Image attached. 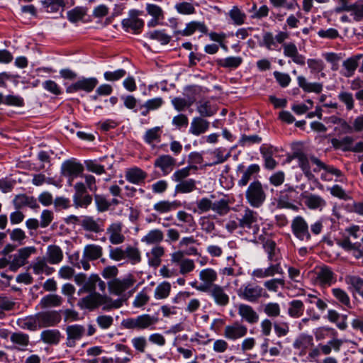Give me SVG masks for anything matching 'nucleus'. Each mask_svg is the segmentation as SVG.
Segmentation results:
<instances>
[{
  "instance_id": "7ed1b4c3",
  "label": "nucleus",
  "mask_w": 363,
  "mask_h": 363,
  "mask_svg": "<svg viewBox=\"0 0 363 363\" xmlns=\"http://www.w3.org/2000/svg\"><path fill=\"white\" fill-rule=\"evenodd\" d=\"M109 258L116 262L127 259L131 264H137L142 260L140 250L134 246L128 245L125 249L121 247H110Z\"/></svg>"
},
{
  "instance_id": "338daca9",
  "label": "nucleus",
  "mask_w": 363,
  "mask_h": 363,
  "mask_svg": "<svg viewBox=\"0 0 363 363\" xmlns=\"http://www.w3.org/2000/svg\"><path fill=\"white\" fill-rule=\"evenodd\" d=\"M346 282L351 285L355 291L363 296V279L356 276H349L346 277Z\"/></svg>"
},
{
  "instance_id": "7c9ffc66",
  "label": "nucleus",
  "mask_w": 363,
  "mask_h": 363,
  "mask_svg": "<svg viewBox=\"0 0 363 363\" xmlns=\"http://www.w3.org/2000/svg\"><path fill=\"white\" fill-rule=\"evenodd\" d=\"M263 248L267 255L269 262H281V255L280 250L277 247V244L274 240H267L263 243Z\"/></svg>"
},
{
  "instance_id": "bf43d9fd",
  "label": "nucleus",
  "mask_w": 363,
  "mask_h": 363,
  "mask_svg": "<svg viewBox=\"0 0 363 363\" xmlns=\"http://www.w3.org/2000/svg\"><path fill=\"white\" fill-rule=\"evenodd\" d=\"M263 285L267 291L277 293L279 286L284 287L285 281L281 278H274L265 281Z\"/></svg>"
},
{
  "instance_id": "8fccbe9b",
  "label": "nucleus",
  "mask_w": 363,
  "mask_h": 363,
  "mask_svg": "<svg viewBox=\"0 0 363 363\" xmlns=\"http://www.w3.org/2000/svg\"><path fill=\"white\" fill-rule=\"evenodd\" d=\"M196 189V182L194 179H188L177 183L175 186L176 193L188 194L191 193Z\"/></svg>"
},
{
  "instance_id": "412c9836",
  "label": "nucleus",
  "mask_w": 363,
  "mask_h": 363,
  "mask_svg": "<svg viewBox=\"0 0 363 363\" xmlns=\"http://www.w3.org/2000/svg\"><path fill=\"white\" fill-rule=\"evenodd\" d=\"M154 166L159 168L163 175H167L177 166V160L169 155H162L155 159Z\"/></svg>"
},
{
  "instance_id": "58836bf2",
  "label": "nucleus",
  "mask_w": 363,
  "mask_h": 363,
  "mask_svg": "<svg viewBox=\"0 0 363 363\" xmlns=\"http://www.w3.org/2000/svg\"><path fill=\"white\" fill-rule=\"evenodd\" d=\"M311 160L312 164L315 165V167H314L313 169L314 172H318L321 169H324L327 173H330L337 177H340L342 175V173L340 169L333 166L325 164L316 157H311Z\"/></svg>"
},
{
  "instance_id": "39448f33",
  "label": "nucleus",
  "mask_w": 363,
  "mask_h": 363,
  "mask_svg": "<svg viewBox=\"0 0 363 363\" xmlns=\"http://www.w3.org/2000/svg\"><path fill=\"white\" fill-rule=\"evenodd\" d=\"M238 297L250 303H258L262 297L267 298L268 294L259 284L248 281L242 284L237 290Z\"/></svg>"
},
{
  "instance_id": "4d7b16f0",
  "label": "nucleus",
  "mask_w": 363,
  "mask_h": 363,
  "mask_svg": "<svg viewBox=\"0 0 363 363\" xmlns=\"http://www.w3.org/2000/svg\"><path fill=\"white\" fill-rule=\"evenodd\" d=\"M99 281V277L97 274H91L89 278H86L85 284L79 290L78 294H80L83 292H95L96 285Z\"/></svg>"
},
{
  "instance_id": "e2e57ef3",
  "label": "nucleus",
  "mask_w": 363,
  "mask_h": 363,
  "mask_svg": "<svg viewBox=\"0 0 363 363\" xmlns=\"http://www.w3.org/2000/svg\"><path fill=\"white\" fill-rule=\"evenodd\" d=\"M147 37L160 42L162 45L169 43L171 37L167 35L163 30H153L146 34Z\"/></svg>"
},
{
  "instance_id": "6ab92c4d",
  "label": "nucleus",
  "mask_w": 363,
  "mask_h": 363,
  "mask_svg": "<svg viewBox=\"0 0 363 363\" xmlns=\"http://www.w3.org/2000/svg\"><path fill=\"white\" fill-rule=\"evenodd\" d=\"M247 328L238 321H235L231 325L225 326L223 335L228 340H237L246 335Z\"/></svg>"
},
{
  "instance_id": "de8ad7c7",
  "label": "nucleus",
  "mask_w": 363,
  "mask_h": 363,
  "mask_svg": "<svg viewBox=\"0 0 363 363\" xmlns=\"http://www.w3.org/2000/svg\"><path fill=\"white\" fill-rule=\"evenodd\" d=\"M164 239V234L161 230L154 229L149 231L141 241L147 245H157Z\"/></svg>"
},
{
  "instance_id": "c03bdc74",
  "label": "nucleus",
  "mask_w": 363,
  "mask_h": 363,
  "mask_svg": "<svg viewBox=\"0 0 363 363\" xmlns=\"http://www.w3.org/2000/svg\"><path fill=\"white\" fill-rule=\"evenodd\" d=\"M10 340L12 343L18 346V349L24 351L30 343V338L28 334L22 332H16L11 335Z\"/></svg>"
},
{
  "instance_id": "e433bc0d",
  "label": "nucleus",
  "mask_w": 363,
  "mask_h": 363,
  "mask_svg": "<svg viewBox=\"0 0 363 363\" xmlns=\"http://www.w3.org/2000/svg\"><path fill=\"white\" fill-rule=\"evenodd\" d=\"M242 58L239 56H230L223 59H217L216 63L218 67L235 69L242 63Z\"/></svg>"
},
{
  "instance_id": "f3484780",
  "label": "nucleus",
  "mask_w": 363,
  "mask_h": 363,
  "mask_svg": "<svg viewBox=\"0 0 363 363\" xmlns=\"http://www.w3.org/2000/svg\"><path fill=\"white\" fill-rule=\"evenodd\" d=\"M312 156L308 157L306 154L301 151L294 152L291 156L292 159H296L298 162V167L303 171L304 175L308 180H313L315 179V176L313 174L310 163H312L311 157Z\"/></svg>"
},
{
  "instance_id": "b1692460",
  "label": "nucleus",
  "mask_w": 363,
  "mask_h": 363,
  "mask_svg": "<svg viewBox=\"0 0 363 363\" xmlns=\"http://www.w3.org/2000/svg\"><path fill=\"white\" fill-rule=\"evenodd\" d=\"M203 292L208 293L218 306H225L229 303L228 295L225 292L223 287L218 284H214Z\"/></svg>"
},
{
  "instance_id": "2eb2a0df",
  "label": "nucleus",
  "mask_w": 363,
  "mask_h": 363,
  "mask_svg": "<svg viewBox=\"0 0 363 363\" xmlns=\"http://www.w3.org/2000/svg\"><path fill=\"white\" fill-rule=\"evenodd\" d=\"M141 12L138 10H131L129 12L128 18L122 21V26L126 30H132L135 33L140 32L144 26L143 20L138 18Z\"/></svg>"
},
{
  "instance_id": "dca6fc26",
  "label": "nucleus",
  "mask_w": 363,
  "mask_h": 363,
  "mask_svg": "<svg viewBox=\"0 0 363 363\" xmlns=\"http://www.w3.org/2000/svg\"><path fill=\"white\" fill-rule=\"evenodd\" d=\"M304 205L310 210L321 211L327 206L325 199L318 194L304 191L301 194Z\"/></svg>"
},
{
  "instance_id": "f03ea898",
  "label": "nucleus",
  "mask_w": 363,
  "mask_h": 363,
  "mask_svg": "<svg viewBox=\"0 0 363 363\" xmlns=\"http://www.w3.org/2000/svg\"><path fill=\"white\" fill-rule=\"evenodd\" d=\"M157 322V317L150 314H142L134 318L123 319L121 325L127 330L143 331L154 330Z\"/></svg>"
},
{
  "instance_id": "4c0bfd02",
  "label": "nucleus",
  "mask_w": 363,
  "mask_h": 363,
  "mask_svg": "<svg viewBox=\"0 0 363 363\" xmlns=\"http://www.w3.org/2000/svg\"><path fill=\"white\" fill-rule=\"evenodd\" d=\"M63 302L62 298L55 294H50L43 296L40 301L39 306L41 308L58 307Z\"/></svg>"
},
{
  "instance_id": "5701e85b",
  "label": "nucleus",
  "mask_w": 363,
  "mask_h": 363,
  "mask_svg": "<svg viewBox=\"0 0 363 363\" xmlns=\"http://www.w3.org/2000/svg\"><path fill=\"white\" fill-rule=\"evenodd\" d=\"M238 313L241 317L242 320L249 324L253 325L259 321V314L253 308L252 306L246 304L240 303L238 306Z\"/></svg>"
},
{
  "instance_id": "774afa93",
  "label": "nucleus",
  "mask_w": 363,
  "mask_h": 363,
  "mask_svg": "<svg viewBox=\"0 0 363 363\" xmlns=\"http://www.w3.org/2000/svg\"><path fill=\"white\" fill-rule=\"evenodd\" d=\"M73 202L76 208H86L92 202V197L89 194L74 196Z\"/></svg>"
},
{
  "instance_id": "79ce46f5",
  "label": "nucleus",
  "mask_w": 363,
  "mask_h": 363,
  "mask_svg": "<svg viewBox=\"0 0 363 363\" xmlns=\"http://www.w3.org/2000/svg\"><path fill=\"white\" fill-rule=\"evenodd\" d=\"M181 203L178 201H169L167 200L160 201L154 204L153 208L160 213H165L176 210L180 207Z\"/></svg>"
},
{
  "instance_id": "423d86ee",
  "label": "nucleus",
  "mask_w": 363,
  "mask_h": 363,
  "mask_svg": "<svg viewBox=\"0 0 363 363\" xmlns=\"http://www.w3.org/2000/svg\"><path fill=\"white\" fill-rule=\"evenodd\" d=\"M238 220L240 222V228L245 231L252 230L255 235L258 233L259 227L257 223L258 215L257 212L249 207H245L243 213L238 218Z\"/></svg>"
},
{
  "instance_id": "bb28decb",
  "label": "nucleus",
  "mask_w": 363,
  "mask_h": 363,
  "mask_svg": "<svg viewBox=\"0 0 363 363\" xmlns=\"http://www.w3.org/2000/svg\"><path fill=\"white\" fill-rule=\"evenodd\" d=\"M199 31L201 33L206 34L208 28L203 22L191 21L186 25V28L182 30H176L175 35H181L182 36H189L194 33L195 31Z\"/></svg>"
},
{
  "instance_id": "72a5a7b5",
  "label": "nucleus",
  "mask_w": 363,
  "mask_h": 363,
  "mask_svg": "<svg viewBox=\"0 0 363 363\" xmlns=\"http://www.w3.org/2000/svg\"><path fill=\"white\" fill-rule=\"evenodd\" d=\"M62 339V334L57 329H48L40 333V340L48 345H56Z\"/></svg>"
},
{
  "instance_id": "49530a36",
  "label": "nucleus",
  "mask_w": 363,
  "mask_h": 363,
  "mask_svg": "<svg viewBox=\"0 0 363 363\" xmlns=\"http://www.w3.org/2000/svg\"><path fill=\"white\" fill-rule=\"evenodd\" d=\"M304 304L302 301L295 299L289 303L288 314L294 318H300L304 312Z\"/></svg>"
},
{
  "instance_id": "393cba45",
  "label": "nucleus",
  "mask_w": 363,
  "mask_h": 363,
  "mask_svg": "<svg viewBox=\"0 0 363 363\" xmlns=\"http://www.w3.org/2000/svg\"><path fill=\"white\" fill-rule=\"evenodd\" d=\"M147 177V172L138 167L128 168L125 172V179L133 184L140 185L144 184Z\"/></svg>"
},
{
  "instance_id": "4468645a",
  "label": "nucleus",
  "mask_w": 363,
  "mask_h": 363,
  "mask_svg": "<svg viewBox=\"0 0 363 363\" xmlns=\"http://www.w3.org/2000/svg\"><path fill=\"white\" fill-rule=\"evenodd\" d=\"M36 315L40 328L55 326L61 321V315L56 311H40Z\"/></svg>"
},
{
  "instance_id": "052dcab7",
  "label": "nucleus",
  "mask_w": 363,
  "mask_h": 363,
  "mask_svg": "<svg viewBox=\"0 0 363 363\" xmlns=\"http://www.w3.org/2000/svg\"><path fill=\"white\" fill-rule=\"evenodd\" d=\"M131 344L137 353L143 354L146 352L147 340L145 336L133 337L131 340Z\"/></svg>"
},
{
  "instance_id": "a211bd4d",
  "label": "nucleus",
  "mask_w": 363,
  "mask_h": 363,
  "mask_svg": "<svg viewBox=\"0 0 363 363\" xmlns=\"http://www.w3.org/2000/svg\"><path fill=\"white\" fill-rule=\"evenodd\" d=\"M123 225L121 222L111 223L106 229L109 242L112 245H118L124 242L125 238L123 233Z\"/></svg>"
},
{
  "instance_id": "864d4df0",
  "label": "nucleus",
  "mask_w": 363,
  "mask_h": 363,
  "mask_svg": "<svg viewBox=\"0 0 363 363\" xmlns=\"http://www.w3.org/2000/svg\"><path fill=\"white\" fill-rule=\"evenodd\" d=\"M361 57V55H357L354 57H350L343 62L342 66L347 71V73L345 74L346 77H351L352 75H353L354 71L358 67V60Z\"/></svg>"
},
{
  "instance_id": "a878e982",
  "label": "nucleus",
  "mask_w": 363,
  "mask_h": 363,
  "mask_svg": "<svg viewBox=\"0 0 363 363\" xmlns=\"http://www.w3.org/2000/svg\"><path fill=\"white\" fill-rule=\"evenodd\" d=\"M282 47L284 55L286 57L291 58L292 61L297 65H305L306 58L303 55L299 54L295 43L291 42L284 43Z\"/></svg>"
},
{
  "instance_id": "0e129e2a",
  "label": "nucleus",
  "mask_w": 363,
  "mask_h": 363,
  "mask_svg": "<svg viewBox=\"0 0 363 363\" xmlns=\"http://www.w3.org/2000/svg\"><path fill=\"white\" fill-rule=\"evenodd\" d=\"M42 3L47 12L50 13L57 12L65 6L64 0H44Z\"/></svg>"
},
{
  "instance_id": "a19ab883",
  "label": "nucleus",
  "mask_w": 363,
  "mask_h": 363,
  "mask_svg": "<svg viewBox=\"0 0 363 363\" xmlns=\"http://www.w3.org/2000/svg\"><path fill=\"white\" fill-rule=\"evenodd\" d=\"M80 225L84 230L95 233H101L104 230L103 225L90 216H84L81 219Z\"/></svg>"
},
{
  "instance_id": "09e8293b",
  "label": "nucleus",
  "mask_w": 363,
  "mask_h": 363,
  "mask_svg": "<svg viewBox=\"0 0 363 363\" xmlns=\"http://www.w3.org/2000/svg\"><path fill=\"white\" fill-rule=\"evenodd\" d=\"M201 117H211L216 113L217 108L212 106L208 101H200L196 108Z\"/></svg>"
},
{
  "instance_id": "cd10ccee",
  "label": "nucleus",
  "mask_w": 363,
  "mask_h": 363,
  "mask_svg": "<svg viewBox=\"0 0 363 363\" xmlns=\"http://www.w3.org/2000/svg\"><path fill=\"white\" fill-rule=\"evenodd\" d=\"M84 170L82 164L72 161H67L62 165V173L65 177L69 178L71 183L74 178L80 175Z\"/></svg>"
},
{
  "instance_id": "f704fd0d",
  "label": "nucleus",
  "mask_w": 363,
  "mask_h": 363,
  "mask_svg": "<svg viewBox=\"0 0 363 363\" xmlns=\"http://www.w3.org/2000/svg\"><path fill=\"white\" fill-rule=\"evenodd\" d=\"M162 130L160 127H154L146 130L143 136L144 141L152 147L161 141Z\"/></svg>"
},
{
  "instance_id": "a18cd8bd",
  "label": "nucleus",
  "mask_w": 363,
  "mask_h": 363,
  "mask_svg": "<svg viewBox=\"0 0 363 363\" xmlns=\"http://www.w3.org/2000/svg\"><path fill=\"white\" fill-rule=\"evenodd\" d=\"M331 291L336 300L346 309L352 308L350 298L345 291L340 288H334Z\"/></svg>"
},
{
  "instance_id": "5fc2aeb1",
  "label": "nucleus",
  "mask_w": 363,
  "mask_h": 363,
  "mask_svg": "<svg viewBox=\"0 0 363 363\" xmlns=\"http://www.w3.org/2000/svg\"><path fill=\"white\" fill-rule=\"evenodd\" d=\"M230 206L228 201L222 199L219 201L212 202L211 210L217 213L219 216H223L228 213L230 211Z\"/></svg>"
},
{
  "instance_id": "ddd939ff",
  "label": "nucleus",
  "mask_w": 363,
  "mask_h": 363,
  "mask_svg": "<svg viewBox=\"0 0 363 363\" xmlns=\"http://www.w3.org/2000/svg\"><path fill=\"white\" fill-rule=\"evenodd\" d=\"M315 282L321 287L330 286L336 282V276L332 269L323 265L316 269Z\"/></svg>"
},
{
  "instance_id": "f8f14e48",
  "label": "nucleus",
  "mask_w": 363,
  "mask_h": 363,
  "mask_svg": "<svg viewBox=\"0 0 363 363\" xmlns=\"http://www.w3.org/2000/svg\"><path fill=\"white\" fill-rule=\"evenodd\" d=\"M65 332L67 335L65 345L67 347L73 348L76 347L77 342L84 337L86 329L82 325L74 324L67 326Z\"/></svg>"
},
{
  "instance_id": "c9c22d12",
  "label": "nucleus",
  "mask_w": 363,
  "mask_h": 363,
  "mask_svg": "<svg viewBox=\"0 0 363 363\" xmlns=\"http://www.w3.org/2000/svg\"><path fill=\"white\" fill-rule=\"evenodd\" d=\"M103 255V248L101 246L96 244L86 245L83 251L84 258L88 260H96Z\"/></svg>"
},
{
  "instance_id": "aec40b11",
  "label": "nucleus",
  "mask_w": 363,
  "mask_h": 363,
  "mask_svg": "<svg viewBox=\"0 0 363 363\" xmlns=\"http://www.w3.org/2000/svg\"><path fill=\"white\" fill-rule=\"evenodd\" d=\"M98 80L94 77L83 78L67 87V93H74L80 90L91 92L97 85Z\"/></svg>"
},
{
  "instance_id": "3c124183",
  "label": "nucleus",
  "mask_w": 363,
  "mask_h": 363,
  "mask_svg": "<svg viewBox=\"0 0 363 363\" xmlns=\"http://www.w3.org/2000/svg\"><path fill=\"white\" fill-rule=\"evenodd\" d=\"M171 289L172 286L169 282L162 281L157 285L155 290V298L157 300L167 298L170 294Z\"/></svg>"
},
{
  "instance_id": "37998d69",
  "label": "nucleus",
  "mask_w": 363,
  "mask_h": 363,
  "mask_svg": "<svg viewBox=\"0 0 363 363\" xmlns=\"http://www.w3.org/2000/svg\"><path fill=\"white\" fill-rule=\"evenodd\" d=\"M298 86L303 89L306 92H314L319 94L323 90V84L320 83H310L308 82L306 78L303 76H298L297 77Z\"/></svg>"
},
{
  "instance_id": "1a4fd4ad",
  "label": "nucleus",
  "mask_w": 363,
  "mask_h": 363,
  "mask_svg": "<svg viewBox=\"0 0 363 363\" xmlns=\"http://www.w3.org/2000/svg\"><path fill=\"white\" fill-rule=\"evenodd\" d=\"M291 228L293 234L297 239L301 241H308L311 239L308 223L302 216L295 217L291 221Z\"/></svg>"
},
{
  "instance_id": "13d9d810",
  "label": "nucleus",
  "mask_w": 363,
  "mask_h": 363,
  "mask_svg": "<svg viewBox=\"0 0 363 363\" xmlns=\"http://www.w3.org/2000/svg\"><path fill=\"white\" fill-rule=\"evenodd\" d=\"M228 16L235 26H241L245 23L246 15L238 7L233 6Z\"/></svg>"
},
{
  "instance_id": "0eeeda50",
  "label": "nucleus",
  "mask_w": 363,
  "mask_h": 363,
  "mask_svg": "<svg viewBox=\"0 0 363 363\" xmlns=\"http://www.w3.org/2000/svg\"><path fill=\"white\" fill-rule=\"evenodd\" d=\"M134 277L129 274L123 279L115 278L107 283L108 291L111 294L121 296L125 291L130 289L135 283Z\"/></svg>"
},
{
  "instance_id": "c756f323",
  "label": "nucleus",
  "mask_w": 363,
  "mask_h": 363,
  "mask_svg": "<svg viewBox=\"0 0 363 363\" xmlns=\"http://www.w3.org/2000/svg\"><path fill=\"white\" fill-rule=\"evenodd\" d=\"M210 123L203 117H194L191 123L189 133L194 135H200L205 133L209 128Z\"/></svg>"
},
{
  "instance_id": "ea45409f",
  "label": "nucleus",
  "mask_w": 363,
  "mask_h": 363,
  "mask_svg": "<svg viewBox=\"0 0 363 363\" xmlns=\"http://www.w3.org/2000/svg\"><path fill=\"white\" fill-rule=\"evenodd\" d=\"M16 323L21 328L30 331H35L40 328L36 314L20 318L17 320Z\"/></svg>"
},
{
  "instance_id": "473e14b6",
  "label": "nucleus",
  "mask_w": 363,
  "mask_h": 363,
  "mask_svg": "<svg viewBox=\"0 0 363 363\" xmlns=\"http://www.w3.org/2000/svg\"><path fill=\"white\" fill-rule=\"evenodd\" d=\"M50 264H57L63 259V252L61 248L55 245H49L44 257Z\"/></svg>"
},
{
  "instance_id": "680f3d73",
  "label": "nucleus",
  "mask_w": 363,
  "mask_h": 363,
  "mask_svg": "<svg viewBox=\"0 0 363 363\" xmlns=\"http://www.w3.org/2000/svg\"><path fill=\"white\" fill-rule=\"evenodd\" d=\"M338 99L346 106L347 111H351L354 107V99L352 93L342 91L339 93Z\"/></svg>"
},
{
  "instance_id": "9d476101",
  "label": "nucleus",
  "mask_w": 363,
  "mask_h": 363,
  "mask_svg": "<svg viewBox=\"0 0 363 363\" xmlns=\"http://www.w3.org/2000/svg\"><path fill=\"white\" fill-rule=\"evenodd\" d=\"M283 274L284 269L281 265V262H270L267 267L255 269L251 273V276L257 279H263Z\"/></svg>"
},
{
  "instance_id": "6e6552de",
  "label": "nucleus",
  "mask_w": 363,
  "mask_h": 363,
  "mask_svg": "<svg viewBox=\"0 0 363 363\" xmlns=\"http://www.w3.org/2000/svg\"><path fill=\"white\" fill-rule=\"evenodd\" d=\"M260 171V167L257 164L249 165L247 168L244 164H240L237 167L236 172L240 175L237 184L239 187L246 186L249 182L257 177Z\"/></svg>"
},
{
  "instance_id": "20e7f679",
  "label": "nucleus",
  "mask_w": 363,
  "mask_h": 363,
  "mask_svg": "<svg viewBox=\"0 0 363 363\" xmlns=\"http://www.w3.org/2000/svg\"><path fill=\"white\" fill-rule=\"evenodd\" d=\"M245 195L247 203L255 208L262 206L267 199L265 189L261 182L257 179L250 183Z\"/></svg>"
},
{
  "instance_id": "6e6d98bb",
  "label": "nucleus",
  "mask_w": 363,
  "mask_h": 363,
  "mask_svg": "<svg viewBox=\"0 0 363 363\" xmlns=\"http://www.w3.org/2000/svg\"><path fill=\"white\" fill-rule=\"evenodd\" d=\"M263 312L269 318H277L281 314V307L278 303L269 302L262 306Z\"/></svg>"
},
{
  "instance_id": "69168bd1",
  "label": "nucleus",
  "mask_w": 363,
  "mask_h": 363,
  "mask_svg": "<svg viewBox=\"0 0 363 363\" xmlns=\"http://www.w3.org/2000/svg\"><path fill=\"white\" fill-rule=\"evenodd\" d=\"M354 139L351 136H346L340 140H335L334 145L342 151H351L352 150Z\"/></svg>"
},
{
  "instance_id": "603ef678",
  "label": "nucleus",
  "mask_w": 363,
  "mask_h": 363,
  "mask_svg": "<svg viewBox=\"0 0 363 363\" xmlns=\"http://www.w3.org/2000/svg\"><path fill=\"white\" fill-rule=\"evenodd\" d=\"M342 345V341L339 339H333L330 340L326 345L319 344L320 352L325 355H328L331 353L332 349L338 352Z\"/></svg>"
},
{
  "instance_id": "2f4dec72",
  "label": "nucleus",
  "mask_w": 363,
  "mask_h": 363,
  "mask_svg": "<svg viewBox=\"0 0 363 363\" xmlns=\"http://www.w3.org/2000/svg\"><path fill=\"white\" fill-rule=\"evenodd\" d=\"M13 203L17 210L24 206H28L33 209L39 208L37 200L33 196H29L26 194L16 196L13 200Z\"/></svg>"
},
{
  "instance_id": "9b49d317",
  "label": "nucleus",
  "mask_w": 363,
  "mask_h": 363,
  "mask_svg": "<svg viewBox=\"0 0 363 363\" xmlns=\"http://www.w3.org/2000/svg\"><path fill=\"white\" fill-rule=\"evenodd\" d=\"M170 261L172 264L179 267V272L182 275H186L192 272L195 268V262L193 259L183 257L180 252H174L170 255Z\"/></svg>"
},
{
  "instance_id": "c85d7f7f",
  "label": "nucleus",
  "mask_w": 363,
  "mask_h": 363,
  "mask_svg": "<svg viewBox=\"0 0 363 363\" xmlns=\"http://www.w3.org/2000/svg\"><path fill=\"white\" fill-rule=\"evenodd\" d=\"M48 262L44 257H37L30 265V268L33 269L35 274L39 275L45 274L50 275L55 272V269L48 266Z\"/></svg>"
},
{
  "instance_id": "4be33fe9",
  "label": "nucleus",
  "mask_w": 363,
  "mask_h": 363,
  "mask_svg": "<svg viewBox=\"0 0 363 363\" xmlns=\"http://www.w3.org/2000/svg\"><path fill=\"white\" fill-rule=\"evenodd\" d=\"M199 279L202 281V284L199 285V291L203 292L214 286V282L218 279V274L213 269L206 268L200 272Z\"/></svg>"
},
{
  "instance_id": "f257e3e1",
  "label": "nucleus",
  "mask_w": 363,
  "mask_h": 363,
  "mask_svg": "<svg viewBox=\"0 0 363 363\" xmlns=\"http://www.w3.org/2000/svg\"><path fill=\"white\" fill-rule=\"evenodd\" d=\"M78 306L81 309L89 310H94L100 306H104V310H111L120 308L122 306V302L121 300L113 301L106 295L93 292L79 299Z\"/></svg>"
}]
</instances>
